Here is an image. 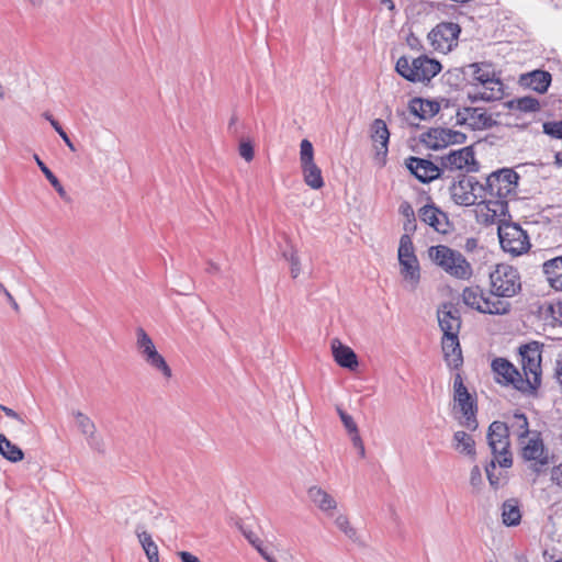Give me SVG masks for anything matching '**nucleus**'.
Wrapping results in <instances>:
<instances>
[{"mask_svg": "<svg viewBox=\"0 0 562 562\" xmlns=\"http://www.w3.org/2000/svg\"><path fill=\"white\" fill-rule=\"evenodd\" d=\"M428 257L450 277L459 280H469L473 274L471 263L456 249L446 245H436L428 248Z\"/></svg>", "mask_w": 562, "mask_h": 562, "instance_id": "obj_1", "label": "nucleus"}, {"mask_svg": "<svg viewBox=\"0 0 562 562\" xmlns=\"http://www.w3.org/2000/svg\"><path fill=\"white\" fill-rule=\"evenodd\" d=\"M520 290L521 278L515 267L499 263L490 272V292L493 296L507 301Z\"/></svg>", "mask_w": 562, "mask_h": 562, "instance_id": "obj_2", "label": "nucleus"}, {"mask_svg": "<svg viewBox=\"0 0 562 562\" xmlns=\"http://www.w3.org/2000/svg\"><path fill=\"white\" fill-rule=\"evenodd\" d=\"M395 69L398 75L411 82H425L440 72L441 65L427 56H419L412 60L402 56L397 59Z\"/></svg>", "mask_w": 562, "mask_h": 562, "instance_id": "obj_3", "label": "nucleus"}, {"mask_svg": "<svg viewBox=\"0 0 562 562\" xmlns=\"http://www.w3.org/2000/svg\"><path fill=\"white\" fill-rule=\"evenodd\" d=\"M463 303L476 310L480 313L491 315H504L510 311V303L508 301L495 297L491 294H485L483 289L479 285L467 286L462 291Z\"/></svg>", "mask_w": 562, "mask_h": 562, "instance_id": "obj_4", "label": "nucleus"}, {"mask_svg": "<svg viewBox=\"0 0 562 562\" xmlns=\"http://www.w3.org/2000/svg\"><path fill=\"white\" fill-rule=\"evenodd\" d=\"M487 442L493 458L497 460L501 468H510L513 464L512 453L509 451V427L506 423L495 420L487 431Z\"/></svg>", "mask_w": 562, "mask_h": 562, "instance_id": "obj_5", "label": "nucleus"}, {"mask_svg": "<svg viewBox=\"0 0 562 562\" xmlns=\"http://www.w3.org/2000/svg\"><path fill=\"white\" fill-rule=\"evenodd\" d=\"M136 349L144 362L153 370L162 374L164 378L170 379L172 371L162 355H160L149 335L144 328L136 329Z\"/></svg>", "mask_w": 562, "mask_h": 562, "instance_id": "obj_6", "label": "nucleus"}, {"mask_svg": "<svg viewBox=\"0 0 562 562\" xmlns=\"http://www.w3.org/2000/svg\"><path fill=\"white\" fill-rule=\"evenodd\" d=\"M453 401L462 414L460 425L471 431L476 430L479 426L476 419L477 407L459 373L456 375L453 381Z\"/></svg>", "mask_w": 562, "mask_h": 562, "instance_id": "obj_7", "label": "nucleus"}, {"mask_svg": "<svg viewBox=\"0 0 562 562\" xmlns=\"http://www.w3.org/2000/svg\"><path fill=\"white\" fill-rule=\"evenodd\" d=\"M498 238L502 249L513 256L522 255L530 248L527 233L515 223L499 225Z\"/></svg>", "mask_w": 562, "mask_h": 562, "instance_id": "obj_8", "label": "nucleus"}, {"mask_svg": "<svg viewBox=\"0 0 562 562\" xmlns=\"http://www.w3.org/2000/svg\"><path fill=\"white\" fill-rule=\"evenodd\" d=\"M486 178L490 190V203L493 202V199L503 200L513 194L519 180L518 173L510 168L494 171Z\"/></svg>", "mask_w": 562, "mask_h": 562, "instance_id": "obj_9", "label": "nucleus"}, {"mask_svg": "<svg viewBox=\"0 0 562 562\" xmlns=\"http://www.w3.org/2000/svg\"><path fill=\"white\" fill-rule=\"evenodd\" d=\"M398 261L401 273L405 280H409L416 285L420 279V270L417 257L414 252V245L408 234H403L398 246Z\"/></svg>", "mask_w": 562, "mask_h": 562, "instance_id": "obj_10", "label": "nucleus"}, {"mask_svg": "<svg viewBox=\"0 0 562 562\" xmlns=\"http://www.w3.org/2000/svg\"><path fill=\"white\" fill-rule=\"evenodd\" d=\"M460 32L461 29L459 24L453 22H442L432 29L428 34V38L434 49L446 54L457 46Z\"/></svg>", "mask_w": 562, "mask_h": 562, "instance_id": "obj_11", "label": "nucleus"}, {"mask_svg": "<svg viewBox=\"0 0 562 562\" xmlns=\"http://www.w3.org/2000/svg\"><path fill=\"white\" fill-rule=\"evenodd\" d=\"M492 369L498 376L497 381L513 385L516 390L521 392H530V382L524 379L516 367L505 358H496L492 362Z\"/></svg>", "mask_w": 562, "mask_h": 562, "instance_id": "obj_12", "label": "nucleus"}, {"mask_svg": "<svg viewBox=\"0 0 562 562\" xmlns=\"http://www.w3.org/2000/svg\"><path fill=\"white\" fill-rule=\"evenodd\" d=\"M442 172L445 170H465L467 172L477 171V161L475 160L472 147H463L458 150H451L448 155L440 157Z\"/></svg>", "mask_w": 562, "mask_h": 562, "instance_id": "obj_13", "label": "nucleus"}, {"mask_svg": "<svg viewBox=\"0 0 562 562\" xmlns=\"http://www.w3.org/2000/svg\"><path fill=\"white\" fill-rule=\"evenodd\" d=\"M524 379L530 382V392L541 383V355L537 348L525 345L520 348Z\"/></svg>", "mask_w": 562, "mask_h": 562, "instance_id": "obj_14", "label": "nucleus"}, {"mask_svg": "<svg viewBox=\"0 0 562 562\" xmlns=\"http://www.w3.org/2000/svg\"><path fill=\"white\" fill-rule=\"evenodd\" d=\"M420 140L428 148L437 150L450 144L464 143L465 135L461 132L452 131L449 128L435 127L422 134Z\"/></svg>", "mask_w": 562, "mask_h": 562, "instance_id": "obj_15", "label": "nucleus"}, {"mask_svg": "<svg viewBox=\"0 0 562 562\" xmlns=\"http://www.w3.org/2000/svg\"><path fill=\"white\" fill-rule=\"evenodd\" d=\"M521 456L527 461H532L533 470L540 472L543 467L549 464V453L544 448L540 434L535 432L528 438L527 442L521 440Z\"/></svg>", "mask_w": 562, "mask_h": 562, "instance_id": "obj_16", "label": "nucleus"}, {"mask_svg": "<svg viewBox=\"0 0 562 562\" xmlns=\"http://www.w3.org/2000/svg\"><path fill=\"white\" fill-rule=\"evenodd\" d=\"M437 318L443 336H459L461 329V314L451 302L442 303L437 311Z\"/></svg>", "mask_w": 562, "mask_h": 562, "instance_id": "obj_17", "label": "nucleus"}, {"mask_svg": "<svg viewBox=\"0 0 562 562\" xmlns=\"http://www.w3.org/2000/svg\"><path fill=\"white\" fill-rule=\"evenodd\" d=\"M456 119L458 125H468L472 130L490 128L495 124V121L482 108L458 109Z\"/></svg>", "mask_w": 562, "mask_h": 562, "instance_id": "obj_18", "label": "nucleus"}, {"mask_svg": "<svg viewBox=\"0 0 562 562\" xmlns=\"http://www.w3.org/2000/svg\"><path fill=\"white\" fill-rule=\"evenodd\" d=\"M408 170L423 183L430 182L441 176V166L435 165L432 161L409 157L406 161Z\"/></svg>", "mask_w": 562, "mask_h": 562, "instance_id": "obj_19", "label": "nucleus"}, {"mask_svg": "<svg viewBox=\"0 0 562 562\" xmlns=\"http://www.w3.org/2000/svg\"><path fill=\"white\" fill-rule=\"evenodd\" d=\"M71 415L76 420V425L86 437L89 447L99 452L104 451V445L102 439L97 435V427L93 420L80 411H72Z\"/></svg>", "mask_w": 562, "mask_h": 562, "instance_id": "obj_20", "label": "nucleus"}, {"mask_svg": "<svg viewBox=\"0 0 562 562\" xmlns=\"http://www.w3.org/2000/svg\"><path fill=\"white\" fill-rule=\"evenodd\" d=\"M419 218L436 232L446 234L449 231V220L446 213L434 204H427L419 210Z\"/></svg>", "mask_w": 562, "mask_h": 562, "instance_id": "obj_21", "label": "nucleus"}, {"mask_svg": "<svg viewBox=\"0 0 562 562\" xmlns=\"http://www.w3.org/2000/svg\"><path fill=\"white\" fill-rule=\"evenodd\" d=\"M471 179L467 175H460L458 181L450 187L451 198L458 205H474L475 195L470 191Z\"/></svg>", "mask_w": 562, "mask_h": 562, "instance_id": "obj_22", "label": "nucleus"}, {"mask_svg": "<svg viewBox=\"0 0 562 562\" xmlns=\"http://www.w3.org/2000/svg\"><path fill=\"white\" fill-rule=\"evenodd\" d=\"M441 345L448 366L458 369L463 363L459 336H442Z\"/></svg>", "mask_w": 562, "mask_h": 562, "instance_id": "obj_23", "label": "nucleus"}, {"mask_svg": "<svg viewBox=\"0 0 562 562\" xmlns=\"http://www.w3.org/2000/svg\"><path fill=\"white\" fill-rule=\"evenodd\" d=\"M331 351L335 361L342 368L349 370H356L358 367V358L355 351L342 345L338 339H334L331 341Z\"/></svg>", "mask_w": 562, "mask_h": 562, "instance_id": "obj_24", "label": "nucleus"}, {"mask_svg": "<svg viewBox=\"0 0 562 562\" xmlns=\"http://www.w3.org/2000/svg\"><path fill=\"white\" fill-rule=\"evenodd\" d=\"M551 74L544 70H533L521 75L520 83L539 93H544L551 83Z\"/></svg>", "mask_w": 562, "mask_h": 562, "instance_id": "obj_25", "label": "nucleus"}, {"mask_svg": "<svg viewBox=\"0 0 562 562\" xmlns=\"http://www.w3.org/2000/svg\"><path fill=\"white\" fill-rule=\"evenodd\" d=\"M308 498L318 507L319 510L331 516L333 510L337 508L336 499L322 487L314 485L307 490Z\"/></svg>", "mask_w": 562, "mask_h": 562, "instance_id": "obj_26", "label": "nucleus"}, {"mask_svg": "<svg viewBox=\"0 0 562 562\" xmlns=\"http://www.w3.org/2000/svg\"><path fill=\"white\" fill-rule=\"evenodd\" d=\"M370 136L376 146L378 154L386 155L390 132L386 123L382 119H375L370 126Z\"/></svg>", "mask_w": 562, "mask_h": 562, "instance_id": "obj_27", "label": "nucleus"}, {"mask_svg": "<svg viewBox=\"0 0 562 562\" xmlns=\"http://www.w3.org/2000/svg\"><path fill=\"white\" fill-rule=\"evenodd\" d=\"M542 270L550 286L562 291V256L544 261Z\"/></svg>", "mask_w": 562, "mask_h": 562, "instance_id": "obj_28", "label": "nucleus"}, {"mask_svg": "<svg viewBox=\"0 0 562 562\" xmlns=\"http://www.w3.org/2000/svg\"><path fill=\"white\" fill-rule=\"evenodd\" d=\"M408 110L416 117L426 120L436 115L440 110V105L436 101L415 98L409 101Z\"/></svg>", "mask_w": 562, "mask_h": 562, "instance_id": "obj_29", "label": "nucleus"}, {"mask_svg": "<svg viewBox=\"0 0 562 562\" xmlns=\"http://www.w3.org/2000/svg\"><path fill=\"white\" fill-rule=\"evenodd\" d=\"M135 533L149 562H159L158 547L143 524H137Z\"/></svg>", "mask_w": 562, "mask_h": 562, "instance_id": "obj_30", "label": "nucleus"}, {"mask_svg": "<svg viewBox=\"0 0 562 562\" xmlns=\"http://www.w3.org/2000/svg\"><path fill=\"white\" fill-rule=\"evenodd\" d=\"M521 520L520 504L517 498L506 499L502 505V521L507 527L517 526Z\"/></svg>", "mask_w": 562, "mask_h": 562, "instance_id": "obj_31", "label": "nucleus"}, {"mask_svg": "<svg viewBox=\"0 0 562 562\" xmlns=\"http://www.w3.org/2000/svg\"><path fill=\"white\" fill-rule=\"evenodd\" d=\"M452 448L461 454L474 458L475 441L471 435L463 430H458L453 434Z\"/></svg>", "mask_w": 562, "mask_h": 562, "instance_id": "obj_32", "label": "nucleus"}, {"mask_svg": "<svg viewBox=\"0 0 562 562\" xmlns=\"http://www.w3.org/2000/svg\"><path fill=\"white\" fill-rule=\"evenodd\" d=\"M304 182L312 189L318 190L324 187L322 170L315 162L301 165Z\"/></svg>", "mask_w": 562, "mask_h": 562, "instance_id": "obj_33", "label": "nucleus"}, {"mask_svg": "<svg viewBox=\"0 0 562 562\" xmlns=\"http://www.w3.org/2000/svg\"><path fill=\"white\" fill-rule=\"evenodd\" d=\"M0 454L8 461L16 463L22 461L24 452L12 443L3 434H0Z\"/></svg>", "mask_w": 562, "mask_h": 562, "instance_id": "obj_34", "label": "nucleus"}, {"mask_svg": "<svg viewBox=\"0 0 562 562\" xmlns=\"http://www.w3.org/2000/svg\"><path fill=\"white\" fill-rule=\"evenodd\" d=\"M509 431L516 435L520 440H524L529 435V424L525 414L515 413L509 424Z\"/></svg>", "mask_w": 562, "mask_h": 562, "instance_id": "obj_35", "label": "nucleus"}, {"mask_svg": "<svg viewBox=\"0 0 562 562\" xmlns=\"http://www.w3.org/2000/svg\"><path fill=\"white\" fill-rule=\"evenodd\" d=\"M484 91L477 92L475 94H470L469 98L472 100V102L483 100V101H493L498 100L503 97V83L498 79V85H482Z\"/></svg>", "mask_w": 562, "mask_h": 562, "instance_id": "obj_36", "label": "nucleus"}, {"mask_svg": "<svg viewBox=\"0 0 562 562\" xmlns=\"http://www.w3.org/2000/svg\"><path fill=\"white\" fill-rule=\"evenodd\" d=\"M34 160L36 161L38 168L44 173L46 179L49 181V183L53 186V188L57 191L58 195L65 200L69 201V196L67 192L65 191L64 187L61 186L60 181L57 179V177L50 171V169L41 160L38 155L34 154Z\"/></svg>", "mask_w": 562, "mask_h": 562, "instance_id": "obj_37", "label": "nucleus"}, {"mask_svg": "<svg viewBox=\"0 0 562 562\" xmlns=\"http://www.w3.org/2000/svg\"><path fill=\"white\" fill-rule=\"evenodd\" d=\"M510 110H517L521 112H536L540 109V103L532 97H522L514 99L507 102Z\"/></svg>", "mask_w": 562, "mask_h": 562, "instance_id": "obj_38", "label": "nucleus"}, {"mask_svg": "<svg viewBox=\"0 0 562 562\" xmlns=\"http://www.w3.org/2000/svg\"><path fill=\"white\" fill-rule=\"evenodd\" d=\"M542 314L546 319H551L552 325H562V300L548 304Z\"/></svg>", "mask_w": 562, "mask_h": 562, "instance_id": "obj_39", "label": "nucleus"}, {"mask_svg": "<svg viewBox=\"0 0 562 562\" xmlns=\"http://www.w3.org/2000/svg\"><path fill=\"white\" fill-rule=\"evenodd\" d=\"M468 178L471 179L470 191L473 192V194L475 195V203L477 201H481V202L488 201L490 202V190L487 188V178L485 179L484 183L479 182L475 177L468 176Z\"/></svg>", "mask_w": 562, "mask_h": 562, "instance_id": "obj_40", "label": "nucleus"}, {"mask_svg": "<svg viewBox=\"0 0 562 562\" xmlns=\"http://www.w3.org/2000/svg\"><path fill=\"white\" fill-rule=\"evenodd\" d=\"M240 531L245 536V538L249 541V543L258 551V553L265 559L267 555H269V552L263 547L262 541L260 538L251 530L245 527H240Z\"/></svg>", "mask_w": 562, "mask_h": 562, "instance_id": "obj_41", "label": "nucleus"}, {"mask_svg": "<svg viewBox=\"0 0 562 562\" xmlns=\"http://www.w3.org/2000/svg\"><path fill=\"white\" fill-rule=\"evenodd\" d=\"M335 525L342 531L349 539L357 540V530L350 525L346 515H339L335 519Z\"/></svg>", "mask_w": 562, "mask_h": 562, "instance_id": "obj_42", "label": "nucleus"}, {"mask_svg": "<svg viewBox=\"0 0 562 562\" xmlns=\"http://www.w3.org/2000/svg\"><path fill=\"white\" fill-rule=\"evenodd\" d=\"M301 165L314 162V148L308 139H303L300 144Z\"/></svg>", "mask_w": 562, "mask_h": 562, "instance_id": "obj_43", "label": "nucleus"}, {"mask_svg": "<svg viewBox=\"0 0 562 562\" xmlns=\"http://www.w3.org/2000/svg\"><path fill=\"white\" fill-rule=\"evenodd\" d=\"M497 460L493 458L486 465H485V472L488 480L490 485L493 488H498L499 486V476L495 474Z\"/></svg>", "mask_w": 562, "mask_h": 562, "instance_id": "obj_44", "label": "nucleus"}, {"mask_svg": "<svg viewBox=\"0 0 562 562\" xmlns=\"http://www.w3.org/2000/svg\"><path fill=\"white\" fill-rule=\"evenodd\" d=\"M284 258L290 262L291 265V276L292 278H297L301 272V262L297 257V254L295 250H291L289 254L283 252Z\"/></svg>", "mask_w": 562, "mask_h": 562, "instance_id": "obj_45", "label": "nucleus"}, {"mask_svg": "<svg viewBox=\"0 0 562 562\" xmlns=\"http://www.w3.org/2000/svg\"><path fill=\"white\" fill-rule=\"evenodd\" d=\"M474 79L477 80L481 85H498V78H495L494 75H491L488 71L482 70L479 67L474 71Z\"/></svg>", "mask_w": 562, "mask_h": 562, "instance_id": "obj_46", "label": "nucleus"}, {"mask_svg": "<svg viewBox=\"0 0 562 562\" xmlns=\"http://www.w3.org/2000/svg\"><path fill=\"white\" fill-rule=\"evenodd\" d=\"M543 133L555 138L562 139V121L559 122H546L543 124Z\"/></svg>", "mask_w": 562, "mask_h": 562, "instance_id": "obj_47", "label": "nucleus"}, {"mask_svg": "<svg viewBox=\"0 0 562 562\" xmlns=\"http://www.w3.org/2000/svg\"><path fill=\"white\" fill-rule=\"evenodd\" d=\"M337 413H338L340 420L344 424L346 430L349 434L356 432L358 430V426H357L356 422L353 420L352 416H350L349 414H347L345 411H342L339 407L337 408Z\"/></svg>", "mask_w": 562, "mask_h": 562, "instance_id": "obj_48", "label": "nucleus"}, {"mask_svg": "<svg viewBox=\"0 0 562 562\" xmlns=\"http://www.w3.org/2000/svg\"><path fill=\"white\" fill-rule=\"evenodd\" d=\"M239 155L246 160L251 161L254 159V146L250 140H241L238 148Z\"/></svg>", "mask_w": 562, "mask_h": 562, "instance_id": "obj_49", "label": "nucleus"}, {"mask_svg": "<svg viewBox=\"0 0 562 562\" xmlns=\"http://www.w3.org/2000/svg\"><path fill=\"white\" fill-rule=\"evenodd\" d=\"M470 484L476 491H480L481 486L483 485L482 472L477 465H474L471 470Z\"/></svg>", "mask_w": 562, "mask_h": 562, "instance_id": "obj_50", "label": "nucleus"}, {"mask_svg": "<svg viewBox=\"0 0 562 562\" xmlns=\"http://www.w3.org/2000/svg\"><path fill=\"white\" fill-rule=\"evenodd\" d=\"M0 409L10 418H13L15 420H18L20 424H25V418L16 413L15 411H13L12 408L8 407V406H4L2 404H0Z\"/></svg>", "mask_w": 562, "mask_h": 562, "instance_id": "obj_51", "label": "nucleus"}, {"mask_svg": "<svg viewBox=\"0 0 562 562\" xmlns=\"http://www.w3.org/2000/svg\"><path fill=\"white\" fill-rule=\"evenodd\" d=\"M551 480L559 486L562 487V463L554 467L551 472Z\"/></svg>", "mask_w": 562, "mask_h": 562, "instance_id": "obj_52", "label": "nucleus"}, {"mask_svg": "<svg viewBox=\"0 0 562 562\" xmlns=\"http://www.w3.org/2000/svg\"><path fill=\"white\" fill-rule=\"evenodd\" d=\"M400 213L405 217V218H411V217H415V213H414V210L412 207V205L408 203V202H403L401 205H400Z\"/></svg>", "mask_w": 562, "mask_h": 562, "instance_id": "obj_53", "label": "nucleus"}, {"mask_svg": "<svg viewBox=\"0 0 562 562\" xmlns=\"http://www.w3.org/2000/svg\"><path fill=\"white\" fill-rule=\"evenodd\" d=\"M403 228L405 231V234H408V236L411 237V234H413L416 231L415 217L406 218Z\"/></svg>", "mask_w": 562, "mask_h": 562, "instance_id": "obj_54", "label": "nucleus"}, {"mask_svg": "<svg viewBox=\"0 0 562 562\" xmlns=\"http://www.w3.org/2000/svg\"><path fill=\"white\" fill-rule=\"evenodd\" d=\"M181 562H200L199 558L188 551L178 552Z\"/></svg>", "mask_w": 562, "mask_h": 562, "instance_id": "obj_55", "label": "nucleus"}, {"mask_svg": "<svg viewBox=\"0 0 562 562\" xmlns=\"http://www.w3.org/2000/svg\"><path fill=\"white\" fill-rule=\"evenodd\" d=\"M555 373L558 381L562 384V352L559 355L557 360Z\"/></svg>", "mask_w": 562, "mask_h": 562, "instance_id": "obj_56", "label": "nucleus"}, {"mask_svg": "<svg viewBox=\"0 0 562 562\" xmlns=\"http://www.w3.org/2000/svg\"><path fill=\"white\" fill-rule=\"evenodd\" d=\"M351 436V441H352V445L358 449L361 445H363L362 442V439L359 435V431L357 430L356 432H351L350 434Z\"/></svg>", "mask_w": 562, "mask_h": 562, "instance_id": "obj_57", "label": "nucleus"}, {"mask_svg": "<svg viewBox=\"0 0 562 562\" xmlns=\"http://www.w3.org/2000/svg\"><path fill=\"white\" fill-rule=\"evenodd\" d=\"M237 120H238L237 115H236V114H233V115H232V117H231V120H229V123H228V131H229L231 133H233V134H235V133H236L235 125H236V123H237Z\"/></svg>", "mask_w": 562, "mask_h": 562, "instance_id": "obj_58", "label": "nucleus"}, {"mask_svg": "<svg viewBox=\"0 0 562 562\" xmlns=\"http://www.w3.org/2000/svg\"><path fill=\"white\" fill-rule=\"evenodd\" d=\"M61 139L65 142V144L71 151H76V147L67 134H64Z\"/></svg>", "mask_w": 562, "mask_h": 562, "instance_id": "obj_59", "label": "nucleus"}, {"mask_svg": "<svg viewBox=\"0 0 562 562\" xmlns=\"http://www.w3.org/2000/svg\"><path fill=\"white\" fill-rule=\"evenodd\" d=\"M8 302L10 303V305L14 308V310H19V305L16 303V301L14 300V297L11 295V293H7L5 295Z\"/></svg>", "mask_w": 562, "mask_h": 562, "instance_id": "obj_60", "label": "nucleus"}, {"mask_svg": "<svg viewBox=\"0 0 562 562\" xmlns=\"http://www.w3.org/2000/svg\"><path fill=\"white\" fill-rule=\"evenodd\" d=\"M380 3L386 7L390 11H393L395 9L393 0H380Z\"/></svg>", "mask_w": 562, "mask_h": 562, "instance_id": "obj_61", "label": "nucleus"}, {"mask_svg": "<svg viewBox=\"0 0 562 562\" xmlns=\"http://www.w3.org/2000/svg\"><path fill=\"white\" fill-rule=\"evenodd\" d=\"M555 164L562 167V150L557 151L554 155Z\"/></svg>", "mask_w": 562, "mask_h": 562, "instance_id": "obj_62", "label": "nucleus"}, {"mask_svg": "<svg viewBox=\"0 0 562 562\" xmlns=\"http://www.w3.org/2000/svg\"><path fill=\"white\" fill-rule=\"evenodd\" d=\"M476 246V240L474 238H469L467 240V249H472Z\"/></svg>", "mask_w": 562, "mask_h": 562, "instance_id": "obj_63", "label": "nucleus"}, {"mask_svg": "<svg viewBox=\"0 0 562 562\" xmlns=\"http://www.w3.org/2000/svg\"><path fill=\"white\" fill-rule=\"evenodd\" d=\"M50 125L53 126V128L55 131H59V128H61L60 124L56 120H52V124Z\"/></svg>", "mask_w": 562, "mask_h": 562, "instance_id": "obj_64", "label": "nucleus"}]
</instances>
